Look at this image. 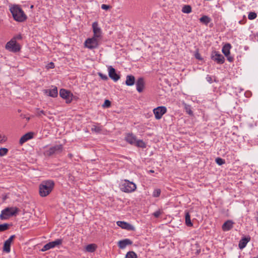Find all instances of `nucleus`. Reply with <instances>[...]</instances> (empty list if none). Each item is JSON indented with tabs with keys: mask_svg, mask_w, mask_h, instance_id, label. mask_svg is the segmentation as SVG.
<instances>
[{
	"mask_svg": "<svg viewBox=\"0 0 258 258\" xmlns=\"http://www.w3.org/2000/svg\"><path fill=\"white\" fill-rule=\"evenodd\" d=\"M10 11L14 19L17 22H23L27 19V15L19 5H15L11 7Z\"/></svg>",
	"mask_w": 258,
	"mask_h": 258,
	"instance_id": "f257e3e1",
	"label": "nucleus"
},
{
	"mask_svg": "<svg viewBox=\"0 0 258 258\" xmlns=\"http://www.w3.org/2000/svg\"><path fill=\"white\" fill-rule=\"evenodd\" d=\"M54 182L53 180H44L39 184V193L41 197H45L49 195L53 190Z\"/></svg>",
	"mask_w": 258,
	"mask_h": 258,
	"instance_id": "f03ea898",
	"label": "nucleus"
},
{
	"mask_svg": "<svg viewBox=\"0 0 258 258\" xmlns=\"http://www.w3.org/2000/svg\"><path fill=\"white\" fill-rule=\"evenodd\" d=\"M62 145H56L50 148L45 147L44 148L43 155L45 157H50L61 153L63 151Z\"/></svg>",
	"mask_w": 258,
	"mask_h": 258,
	"instance_id": "7ed1b4c3",
	"label": "nucleus"
},
{
	"mask_svg": "<svg viewBox=\"0 0 258 258\" xmlns=\"http://www.w3.org/2000/svg\"><path fill=\"white\" fill-rule=\"evenodd\" d=\"M136 188V184L127 179H124L120 184V189L124 192L130 193L133 192Z\"/></svg>",
	"mask_w": 258,
	"mask_h": 258,
	"instance_id": "20e7f679",
	"label": "nucleus"
},
{
	"mask_svg": "<svg viewBox=\"0 0 258 258\" xmlns=\"http://www.w3.org/2000/svg\"><path fill=\"white\" fill-rule=\"evenodd\" d=\"M19 211V209L16 207L7 208L2 210L0 215L1 220H7L10 217L16 215Z\"/></svg>",
	"mask_w": 258,
	"mask_h": 258,
	"instance_id": "39448f33",
	"label": "nucleus"
},
{
	"mask_svg": "<svg viewBox=\"0 0 258 258\" xmlns=\"http://www.w3.org/2000/svg\"><path fill=\"white\" fill-rule=\"evenodd\" d=\"M100 40V39L93 36L92 38H88L85 40L84 45L90 49L96 48L98 47Z\"/></svg>",
	"mask_w": 258,
	"mask_h": 258,
	"instance_id": "423d86ee",
	"label": "nucleus"
},
{
	"mask_svg": "<svg viewBox=\"0 0 258 258\" xmlns=\"http://www.w3.org/2000/svg\"><path fill=\"white\" fill-rule=\"evenodd\" d=\"M5 48L6 49L14 52L20 51L21 48L14 38H12L10 41L7 43Z\"/></svg>",
	"mask_w": 258,
	"mask_h": 258,
	"instance_id": "0eeeda50",
	"label": "nucleus"
},
{
	"mask_svg": "<svg viewBox=\"0 0 258 258\" xmlns=\"http://www.w3.org/2000/svg\"><path fill=\"white\" fill-rule=\"evenodd\" d=\"M167 111V108L164 106H158L153 110L155 118L157 120L160 119Z\"/></svg>",
	"mask_w": 258,
	"mask_h": 258,
	"instance_id": "6e6552de",
	"label": "nucleus"
},
{
	"mask_svg": "<svg viewBox=\"0 0 258 258\" xmlns=\"http://www.w3.org/2000/svg\"><path fill=\"white\" fill-rule=\"evenodd\" d=\"M62 243V240L61 239H57L53 241L49 242L44 245L41 250L42 251H45L51 248H54L56 246L61 245Z\"/></svg>",
	"mask_w": 258,
	"mask_h": 258,
	"instance_id": "1a4fd4ad",
	"label": "nucleus"
},
{
	"mask_svg": "<svg viewBox=\"0 0 258 258\" xmlns=\"http://www.w3.org/2000/svg\"><path fill=\"white\" fill-rule=\"evenodd\" d=\"M59 95L63 99H66V103H70L72 101L73 94L69 91L64 89H61L59 91Z\"/></svg>",
	"mask_w": 258,
	"mask_h": 258,
	"instance_id": "9d476101",
	"label": "nucleus"
},
{
	"mask_svg": "<svg viewBox=\"0 0 258 258\" xmlns=\"http://www.w3.org/2000/svg\"><path fill=\"white\" fill-rule=\"evenodd\" d=\"M92 29L93 32V36L101 40L102 37V31L101 28L99 27L98 24L97 22L93 23Z\"/></svg>",
	"mask_w": 258,
	"mask_h": 258,
	"instance_id": "9b49d317",
	"label": "nucleus"
},
{
	"mask_svg": "<svg viewBox=\"0 0 258 258\" xmlns=\"http://www.w3.org/2000/svg\"><path fill=\"white\" fill-rule=\"evenodd\" d=\"M211 58L218 64H223L225 61L224 57L217 51L212 53Z\"/></svg>",
	"mask_w": 258,
	"mask_h": 258,
	"instance_id": "f8f14e48",
	"label": "nucleus"
},
{
	"mask_svg": "<svg viewBox=\"0 0 258 258\" xmlns=\"http://www.w3.org/2000/svg\"><path fill=\"white\" fill-rule=\"evenodd\" d=\"M109 77L114 82H117L120 79L119 75L117 74L115 70L112 66L108 68Z\"/></svg>",
	"mask_w": 258,
	"mask_h": 258,
	"instance_id": "ddd939ff",
	"label": "nucleus"
},
{
	"mask_svg": "<svg viewBox=\"0 0 258 258\" xmlns=\"http://www.w3.org/2000/svg\"><path fill=\"white\" fill-rule=\"evenodd\" d=\"M117 225L122 229L127 230H134L135 227L131 224L124 221H119L116 222Z\"/></svg>",
	"mask_w": 258,
	"mask_h": 258,
	"instance_id": "4468645a",
	"label": "nucleus"
},
{
	"mask_svg": "<svg viewBox=\"0 0 258 258\" xmlns=\"http://www.w3.org/2000/svg\"><path fill=\"white\" fill-rule=\"evenodd\" d=\"M44 93L48 94V96L51 97H56L58 95V91L56 87H53L51 89H46L44 90Z\"/></svg>",
	"mask_w": 258,
	"mask_h": 258,
	"instance_id": "2eb2a0df",
	"label": "nucleus"
},
{
	"mask_svg": "<svg viewBox=\"0 0 258 258\" xmlns=\"http://www.w3.org/2000/svg\"><path fill=\"white\" fill-rule=\"evenodd\" d=\"M33 133L29 132L24 135H23L20 139L19 143L20 145L23 144L24 143L26 142L30 139H31L33 138Z\"/></svg>",
	"mask_w": 258,
	"mask_h": 258,
	"instance_id": "dca6fc26",
	"label": "nucleus"
},
{
	"mask_svg": "<svg viewBox=\"0 0 258 258\" xmlns=\"http://www.w3.org/2000/svg\"><path fill=\"white\" fill-rule=\"evenodd\" d=\"M136 85L137 90L140 93L142 92L144 89L145 85L144 79L143 78H139L137 80Z\"/></svg>",
	"mask_w": 258,
	"mask_h": 258,
	"instance_id": "f3484780",
	"label": "nucleus"
},
{
	"mask_svg": "<svg viewBox=\"0 0 258 258\" xmlns=\"http://www.w3.org/2000/svg\"><path fill=\"white\" fill-rule=\"evenodd\" d=\"M133 242L130 239H124L118 242V246L120 249H124L127 245L132 244Z\"/></svg>",
	"mask_w": 258,
	"mask_h": 258,
	"instance_id": "a211bd4d",
	"label": "nucleus"
},
{
	"mask_svg": "<svg viewBox=\"0 0 258 258\" xmlns=\"http://www.w3.org/2000/svg\"><path fill=\"white\" fill-rule=\"evenodd\" d=\"M233 224L234 222L232 220H227L223 224L222 230L224 231H229L233 228Z\"/></svg>",
	"mask_w": 258,
	"mask_h": 258,
	"instance_id": "6ab92c4d",
	"label": "nucleus"
},
{
	"mask_svg": "<svg viewBox=\"0 0 258 258\" xmlns=\"http://www.w3.org/2000/svg\"><path fill=\"white\" fill-rule=\"evenodd\" d=\"M137 140V139L136 137L133 134H127L125 138V140L127 143L133 145H134L135 144Z\"/></svg>",
	"mask_w": 258,
	"mask_h": 258,
	"instance_id": "aec40b11",
	"label": "nucleus"
},
{
	"mask_svg": "<svg viewBox=\"0 0 258 258\" xmlns=\"http://www.w3.org/2000/svg\"><path fill=\"white\" fill-rule=\"evenodd\" d=\"M250 237L248 236L247 237H243L240 241L238 244L239 248L240 249L244 248L247 243L250 241Z\"/></svg>",
	"mask_w": 258,
	"mask_h": 258,
	"instance_id": "412c9836",
	"label": "nucleus"
},
{
	"mask_svg": "<svg viewBox=\"0 0 258 258\" xmlns=\"http://www.w3.org/2000/svg\"><path fill=\"white\" fill-rule=\"evenodd\" d=\"M135 82V78L133 75H127L126 76V79L125 84L127 86H133Z\"/></svg>",
	"mask_w": 258,
	"mask_h": 258,
	"instance_id": "4be33fe9",
	"label": "nucleus"
},
{
	"mask_svg": "<svg viewBox=\"0 0 258 258\" xmlns=\"http://www.w3.org/2000/svg\"><path fill=\"white\" fill-rule=\"evenodd\" d=\"M231 48V46L229 43H227L223 46L222 51L225 56L230 54V49Z\"/></svg>",
	"mask_w": 258,
	"mask_h": 258,
	"instance_id": "5701e85b",
	"label": "nucleus"
},
{
	"mask_svg": "<svg viewBox=\"0 0 258 258\" xmlns=\"http://www.w3.org/2000/svg\"><path fill=\"white\" fill-rule=\"evenodd\" d=\"M97 248V245L95 244H89L85 247V250L87 252H93Z\"/></svg>",
	"mask_w": 258,
	"mask_h": 258,
	"instance_id": "b1692460",
	"label": "nucleus"
},
{
	"mask_svg": "<svg viewBox=\"0 0 258 258\" xmlns=\"http://www.w3.org/2000/svg\"><path fill=\"white\" fill-rule=\"evenodd\" d=\"M185 224L187 226L191 227L193 225V224L190 220V214L187 212L185 213Z\"/></svg>",
	"mask_w": 258,
	"mask_h": 258,
	"instance_id": "393cba45",
	"label": "nucleus"
},
{
	"mask_svg": "<svg viewBox=\"0 0 258 258\" xmlns=\"http://www.w3.org/2000/svg\"><path fill=\"white\" fill-rule=\"evenodd\" d=\"M211 21L210 17L207 16H203L200 19V22L207 25Z\"/></svg>",
	"mask_w": 258,
	"mask_h": 258,
	"instance_id": "a878e982",
	"label": "nucleus"
},
{
	"mask_svg": "<svg viewBox=\"0 0 258 258\" xmlns=\"http://www.w3.org/2000/svg\"><path fill=\"white\" fill-rule=\"evenodd\" d=\"M134 145L142 148H145L146 147V143L142 140H137Z\"/></svg>",
	"mask_w": 258,
	"mask_h": 258,
	"instance_id": "bb28decb",
	"label": "nucleus"
},
{
	"mask_svg": "<svg viewBox=\"0 0 258 258\" xmlns=\"http://www.w3.org/2000/svg\"><path fill=\"white\" fill-rule=\"evenodd\" d=\"M11 243L6 241L4 244L3 250L7 253L11 251Z\"/></svg>",
	"mask_w": 258,
	"mask_h": 258,
	"instance_id": "cd10ccee",
	"label": "nucleus"
},
{
	"mask_svg": "<svg viewBox=\"0 0 258 258\" xmlns=\"http://www.w3.org/2000/svg\"><path fill=\"white\" fill-rule=\"evenodd\" d=\"M182 12L183 13L189 14L191 12V7L189 5H184L182 8Z\"/></svg>",
	"mask_w": 258,
	"mask_h": 258,
	"instance_id": "c85d7f7f",
	"label": "nucleus"
},
{
	"mask_svg": "<svg viewBox=\"0 0 258 258\" xmlns=\"http://www.w3.org/2000/svg\"><path fill=\"white\" fill-rule=\"evenodd\" d=\"M137 254L133 251H130L127 252L125 258H137Z\"/></svg>",
	"mask_w": 258,
	"mask_h": 258,
	"instance_id": "c756f323",
	"label": "nucleus"
},
{
	"mask_svg": "<svg viewBox=\"0 0 258 258\" xmlns=\"http://www.w3.org/2000/svg\"><path fill=\"white\" fill-rule=\"evenodd\" d=\"M184 109L185 110L186 112L189 115H192L193 112L191 109V107L190 105L185 104H184Z\"/></svg>",
	"mask_w": 258,
	"mask_h": 258,
	"instance_id": "7c9ffc66",
	"label": "nucleus"
},
{
	"mask_svg": "<svg viewBox=\"0 0 258 258\" xmlns=\"http://www.w3.org/2000/svg\"><path fill=\"white\" fill-rule=\"evenodd\" d=\"M161 190L159 188L155 189L153 192V197L155 198L159 197L161 194Z\"/></svg>",
	"mask_w": 258,
	"mask_h": 258,
	"instance_id": "2f4dec72",
	"label": "nucleus"
},
{
	"mask_svg": "<svg viewBox=\"0 0 258 258\" xmlns=\"http://www.w3.org/2000/svg\"><path fill=\"white\" fill-rule=\"evenodd\" d=\"M9 224L7 223L0 224V232H3L8 230L9 229Z\"/></svg>",
	"mask_w": 258,
	"mask_h": 258,
	"instance_id": "473e14b6",
	"label": "nucleus"
},
{
	"mask_svg": "<svg viewBox=\"0 0 258 258\" xmlns=\"http://www.w3.org/2000/svg\"><path fill=\"white\" fill-rule=\"evenodd\" d=\"M8 152V149L6 148H0V156H4L6 155Z\"/></svg>",
	"mask_w": 258,
	"mask_h": 258,
	"instance_id": "72a5a7b5",
	"label": "nucleus"
},
{
	"mask_svg": "<svg viewBox=\"0 0 258 258\" xmlns=\"http://www.w3.org/2000/svg\"><path fill=\"white\" fill-rule=\"evenodd\" d=\"M256 16L257 15L255 12H250L248 15V18L249 20H253L256 18Z\"/></svg>",
	"mask_w": 258,
	"mask_h": 258,
	"instance_id": "f704fd0d",
	"label": "nucleus"
},
{
	"mask_svg": "<svg viewBox=\"0 0 258 258\" xmlns=\"http://www.w3.org/2000/svg\"><path fill=\"white\" fill-rule=\"evenodd\" d=\"M216 162L217 164H218L219 165H222L224 164L225 163V161L224 159L221 158H217L216 159Z\"/></svg>",
	"mask_w": 258,
	"mask_h": 258,
	"instance_id": "c9c22d12",
	"label": "nucleus"
},
{
	"mask_svg": "<svg viewBox=\"0 0 258 258\" xmlns=\"http://www.w3.org/2000/svg\"><path fill=\"white\" fill-rule=\"evenodd\" d=\"M92 131L96 133H100L101 131V128L100 126L93 125L91 128Z\"/></svg>",
	"mask_w": 258,
	"mask_h": 258,
	"instance_id": "e433bc0d",
	"label": "nucleus"
},
{
	"mask_svg": "<svg viewBox=\"0 0 258 258\" xmlns=\"http://www.w3.org/2000/svg\"><path fill=\"white\" fill-rule=\"evenodd\" d=\"M111 105V102L109 100H105L102 105L103 108H108Z\"/></svg>",
	"mask_w": 258,
	"mask_h": 258,
	"instance_id": "4c0bfd02",
	"label": "nucleus"
},
{
	"mask_svg": "<svg viewBox=\"0 0 258 258\" xmlns=\"http://www.w3.org/2000/svg\"><path fill=\"white\" fill-rule=\"evenodd\" d=\"M162 212L161 210H159L156 212H155L153 215H154V216L156 218H158L160 215L162 214Z\"/></svg>",
	"mask_w": 258,
	"mask_h": 258,
	"instance_id": "58836bf2",
	"label": "nucleus"
},
{
	"mask_svg": "<svg viewBox=\"0 0 258 258\" xmlns=\"http://www.w3.org/2000/svg\"><path fill=\"white\" fill-rule=\"evenodd\" d=\"M98 75L103 80H108V77L106 75L103 74L101 73H98Z\"/></svg>",
	"mask_w": 258,
	"mask_h": 258,
	"instance_id": "ea45409f",
	"label": "nucleus"
},
{
	"mask_svg": "<svg viewBox=\"0 0 258 258\" xmlns=\"http://www.w3.org/2000/svg\"><path fill=\"white\" fill-rule=\"evenodd\" d=\"M206 79L207 81L210 84H211L213 82V80L212 77L209 75L206 76Z\"/></svg>",
	"mask_w": 258,
	"mask_h": 258,
	"instance_id": "a19ab883",
	"label": "nucleus"
},
{
	"mask_svg": "<svg viewBox=\"0 0 258 258\" xmlns=\"http://www.w3.org/2000/svg\"><path fill=\"white\" fill-rule=\"evenodd\" d=\"M7 138L5 136L0 134V143H4L6 141Z\"/></svg>",
	"mask_w": 258,
	"mask_h": 258,
	"instance_id": "79ce46f5",
	"label": "nucleus"
},
{
	"mask_svg": "<svg viewBox=\"0 0 258 258\" xmlns=\"http://www.w3.org/2000/svg\"><path fill=\"white\" fill-rule=\"evenodd\" d=\"M46 67L47 69H53L54 68V63L52 62H49Z\"/></svg>",
	"mask_w": 258,
	"mask_h": 258,
	"instance_id": "37998d69",
	"label": "nucleus"
},
{
	"mask_svg": "<svg viewBox=\"0 0 258 258\" xmlns=\"http://www.w3.org/2000/svg\"><path fill=\"white\" fill-rule=\"evenodd\" d=\"M101 8L103 10H107L108 9H109L110 8V6L109 5H105V4H102L101 5Z\"/></svg>",
	"mask_w": 258,
	"mask_h": 258,
	"instance_id": "c03bdc74",
	"label": "nucleus"
},
{
	"mask_svg": "<svg viewBox=\"0 0 258 258\" xmlns=\"http://www.w3.org/2000/svg\"><path fill=\"white\" fill-rule=\"evenodd\" d=\"M226 56L227 57V60L229 61V62H232L233 60H234V58L233 56H230V54L228 55H226Z\"/></svg>",
	"mask_w": 258,
	"mask_h": 258,
	"instance_id": "a18cd8bd",
	"label": "nucleus"
},
{
	"mask_svg": "<svg viewBox=\"0 0 258 258\" xmlns=\"http://www.w3.org/2000/svg\"><path fill=\"white\" fill-rule=\"evenodd\" d=\"M15 237V235H13L10 237V238L7 239L6 241L8 242L12 243V241L13 240L14 238Z\"/></svg>",
	"mask_w": 258,
	"mask_h": 258,
	"instance_id": "49530a36",
	"label": "nucleus"
},
{
	"mask_svg": "<svg viewBox=\"0 0 258 258\" xmlns=\"http://www.w3.org/2000/svg\"><path fill=\"white\" fill-rule=\"evenodd\" d=\"M41 114L45 115V112L43 110H40L37 112V115L41 116Z\"/></svg>",
	"mask_w": 258,
	"mask_h": 258,
	"instance_id": "de8ad7c7",
	"label": "nucleus"
},
{
	"mask_svg": "<svg viewBox=\"0 0 258 258\" xmlns=\"http://www.w3.org/2000/svg\"><path fill=\"white\" fill-rule=\"evenodd\" d=\"M13 38L15 39V40L17 39H21L22 38V36L21 35H17V36L14 37Z\"/></svg>",
	"mask_w": 258,
	"mask_h": 258,
	"instance_id": "09e8293b",
	"label": "nucleus"
},
{
	"mask_svg": "<svg viewBox=\"0 0 258 258\" xmlns=\"http://www.w3.org/2000/svg\"><path fill=\"white\" fill-rule=\"evenodd\" d=\"M195 56H196V58H197L198 59H201V57L200 54L199 53H197L195 55Z\"/></svg>",
	"mask_w": 258,
	"mask_h": 258,
	"instance_id": "8fccbe9b",
	"label": "nucleus"
},
{
	"mask_svg": "<svg viewBox=\"0 0 258 258\" xmlns=\"http://www.w3.org/2000/svg\"><path fill=\"white\" fill-rule=\"evenodd\" d=\"M255 220L257 222V226H258V216L255 217Z\"/></svg>",
	"mask_w": 258,
	"mask_h": 258,
	"instance_id": "3c124183",
	"label": "nucleus"
},
{
	"mask_svg": "<svg viewBox=\"0 0 258 258\" xmlns=\"http://www.w3.org/2000/svg\"><path fill=\"white\" fill-rule=\"evenodd\" d=\"M149 172H150V173H154V170H150L149 171Z\"/></svg>",
	"mask_w": 258,
	"mask_h": 258,
	"instance_id": "603ef678",
	"label": "nucleus"
},
{
	"mask_svg": "<svg viewBox=\"0 0 258 258\" xmlns=\"http://www.w3.org/2000/svg\"><path fill=\"white\" fill-rule=\"evenodd\" d=\"M33 7H34L33 5H31V7H30V8L32 9V8H33Z\"/></svg>",
	"mask_w": 258,
	"mask_h": 258,
	"instance_id": "864d4df0",
	"label": "nucleus"
},
{
	"mask_svg": "<svg viewBox=\"0 0 258 258\" xmlns=\"http://www.w3.org/2000/svg\"><path fill=\"white\" fill-rule=\"evenodd\" d=\"M69 156L70 157H71L72 155V154H70L69 155Z\"/></svg>",
	"mask_w": 258,
	"mask_h": 258,
	"instance_id": "5fc2aeb1",
	"label": "nucleus"
},
{
	"mask_svg": "<svg viewBox=\"0 0 258 258\" xmlns=\"http://www.w3.org/2000/svg\"><path fill=\"white\" fill-rule=\"evenodd\" d=\"M29 119H30V118H29V117L27 118V119L28 120H29Z\"/></svg>",
	"mask_w": 258,
	"mask_h": 258,
	"instance_id": "6e6d98bb",
	"label": "nucleus"
},
{
	"mask_svg": "<svg viewBox=\"0 0 258 258\" xmlns=\"http://www.w3.org/2000/svg\"><path fill=\"white\" fill-rule=\"evenodd\" d=\"M200 252V251H198L197 253H199Z\"/></svg>",
	"mask_w": 258,
	"mask_h": 258,
	"instance_id": "4d7b16f0",
	"label": "nucleus"
},
{
	"mask_svg": "<svg viewBox=\"0 0 258 258\" xmlns=\"http://www.w3.org/2000/svg\"><path fill=\"white\" fill-rule=\"evenodd\" d=\"M257 215H258V212H257Z\"/></svg>",
	"mask_w": 258,
	"mask_h": 258,
	"instance_id": "13d9d810",
	"label": "nucleus"
}]
</instances>
